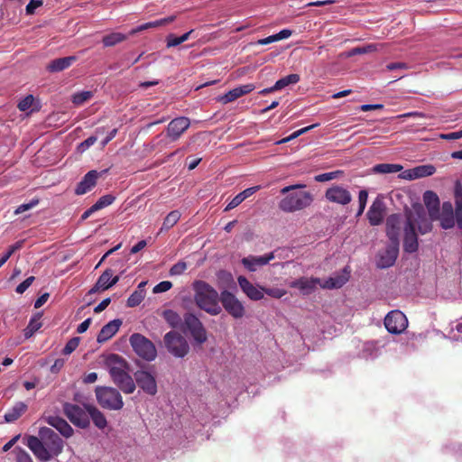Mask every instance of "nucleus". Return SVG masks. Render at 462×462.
Masks as SVG:
<instances>
[{
    "label": "nucleus",
    "mask_w": 462,
    "mask_h": 462,
    "mask_svg": "<svg viewBox=\"0 0 462 462\" xmlns=\"http://www.w3.org/2000/svg\"><path fill=\"white\" fill-rule=\"evenodd\" d=\"M186 269L187 263L183 261H180L171 266L170 269V274L171 276L180 275L186 271Z\"/></svg>",
    "instance_id": "nucleus-51"
},
{
    "label": "nucleus",
    "mask_w": 462,
    "mask_h": 462,
    "mask_svg": "<svg viewBox=\"0 0 462 462\" xmlns=\"http://www.w3.org/2000/svg\"><path fill=\"white\" fill-rule=\"evenodd\" d=\"M423 201L428 208L430 217L433 219L437 218L439 211V199L438 195L432 190H427L423 194Z\"/></svg>",
    "instance_id": "nucleus-28"
},
{
    "label": "nucleus",
    "mask_w": 462,
    "mask_h": 462,
    "mask_svg": "<svg viewBox=\"0 0 462 462\" xmlns=\"http://www.w3.org/2000/svg\"><path fill=\"white\" fill-rule=\"evenodd\" d=\"M384 326L392 334H401L408 326L406 316L400 310H392L384 318Z\"/></svg>",
    "instance_id": "nucleus-13"
},
{
    "label": "nucleus",
    "mask_w": 462,
    "mask_h": 462,
    "mask_svg": "<svg viewBox=\"0 0 462 462\" xmlns=\"http://www.w3.org/2000/svg\"><path fill=\"white\" fill-rule=\"evenodd\" d=\"M400 214H392L386 219V235L391 242L400 243V230L403 228Z\"/></svg>",
    "instance_id": "nucleus-17"
},
{
    "label": "nucleus",
    "mask_w": 462,
    "mask_h": 462,
    "mask_svg": "<svg viewBox=\"0 0 462 462\" xmlns=\"http://www.w3.org/2000/svg\"><path fill=\"white\" fill-rule=\"evenodd\" d=\"M43 4L42 0H30L25 7L26 14L32 15L35 13V9L42 6Z\"/></svg>",
    "instance_id": "nucleus-57"
},
{
    "label": "nucleus",
    "mask_w": 462,
    "mask_h": 462,
    "mask_svg": "<svg viewBox=\"0 0 462 462\" xmlns=\"http://www.w3.org/2000/svg\"><path fill=\"white\" fill-rule=\"evenodd\" d=\"M196 305L209 315L217 316L221 311L220 294L208 282L195 281L192 283Z\"/></svg>",
    "instance_id": "nucleus-2"
},
{
    "label": "nucleus",
    "mask_w": 462,
    "mask_h": 462,
    "mask_svg": "<svg viewBox=\"0 0 462 462\" xmlns=\"http://www.w3.org/2000/svg\"><path fill=\"white\" fill-rule=\"evenodd\" d=\"M194 30H190L188 32L182 34L181 36H175L174 34H169L166 38L167 47L171 48L181 44L182 42L188 41L190 35L193 33Z\"/></svg>",
    "instance_id": "nucleus-40"
},
{
    "label": "nucleus",
    "mask_w": 462,
    "mask_h": 462,
    "mask_svg": "<svg viewBox=\"0 0 462 462\" xmlns=\"http://www.w3.org/2000/svg\"><path fill=\"white\" fill-rule=\"evenodd\" d=\"M402 170V166L394 163H380L373 168V171L380 174L396 173Z\"/></svg>",
    "instance_id": "nucleus-36"
},
{
    "label": "nucleus",
    "mask_w": 462,
    "mask_h": 462,
    "mask_svg": "<svg viewBox=\"0 0 462 462\" xmlns=\"http://www.w3.org/2000/svg\"><path fill=\"white\" fill-rule=\"evenodd\" d=\"M342 175H343V171L338 170V171H330V172H326V173L316 175L314 177V180L318 182H325V181H329L334 179H337Z\"/></svg>",
    "instance_id": "nucleus-46"
},
{
    "label": "nucleus",
    "mask_w": 462,
    "mask_h": 462,
    "mask_svg": "<svg viewBox=\"0 0 462 462\" xmlns=\"http://www.w3.org/2000/svg\"><path fill=\"white\" fill-rule=\"evenodd\" d=\"M455 221L462 219V183L457 180L454 185Z\"/></svg>",
    "instance_id": "nucleus-33"
},
{
    "label": "nucleus",
    "mask_w": 462,
    "mask_h": 462,
    "mask_svg": "<svg viewBox=\"0 0 462 462\" xmlns=\"http://www.w3.org/2000/svg\"><path fill=\"white\" fill-rule=\"evenodd\" d=\"M134 383L143 393L148 395L154 396L158 392L157 382L155 376L146 370H137L134 373Z\"/></svg>",
    "instance_id": "nucleus-12"
},
{
    "label": "nucleus",
    "mask_w": 462,
    "mask_h": 462,
    "mask_svg": "<svg viewBox=\"0 0 462 462\" xmlns=\"http://www.w3.org/2000/svg\"><path fill=\"white\" fill-rule=\"evenodd\" d=\"M321 281L319 278H308V277H300L290 282L289 286L291 288H295L300 291V292L304 295L310 294L315 291L317 285L320 286Z\"/></svg>",
    "instance_id": "nucleus-21"
},
{
    "label": "nucleus",
    "mask_w": 462,
    "mask_h": 462,
    "mask_svg": "<svg viewBox=\"0 0 462 462\" xmlns=\"http://www.w3.org/2000/svg\"><path fill=\"white\" fill-rule=\"evenodd\" d=\"M260 189V186H254L251 188H247L242 192L238 193L233 199L227 204L226 208H225L226 211L231 210L237 206H239L245 199L249 198L253 194H254L256 191Z\"/></svg>",
    "instance_id": "nucleus-30"
},
{
    "label": "nucleus",
    "mask_w": 462,
    "mask_h": 462,
    "mask_svg": "<svg viewBox=\"0 0 462 462\" xmlns=\"http://www.w3.org/2000/svg\"><path fill=\"white\" fill-rule=\"evenodd\" d=\"M172 283L170 281H162L155 285L152 289L153 293H162L171 289Z\"/></svg>",
    "instance_id": "nucleus-53"
},
{
    "label": "nucleus",
    "mask_w": 462,
    "mask_h": 462,
    "mask_svg": "<svg viewBox=\"0 0 462 462\" xmlns=\"http://www.w3.org/2000/svg\"><path fill=\"white\" fill-rule=\"evenodd\" d=\"M99 175L100 173L95 170L89 171L78 183L75 193L83 195L91 190L96 186Z\"/></svg>",
    "instance_id": "nucleus-24"
},
{
    "label": "nucleus",
    "mask_w": 462,
    "mask_h": 462,
    "mask_svg": "<svg viewBox=\"0 0 462 462\" xmlns=\"http://www.w3.org/2000/svg\"><path fill=\"white\" fill-rule=\"evenodd\" d=\"M443 229H450L455 226V217L453 205L449 201L442 204L441 212L437 215Z\"/></svg>",
    "instance_id": "nucleus-23"
},
{
    "label": "nucleus",
    "mask_w": 462,
    "mask_h": 462,
    "mask_svg": "<svg viewBox=\"0 0 462 462\" xmlns=\"http://www.w3.org/2000/svg\"><path fill=\"white\" fill-rule=\"evenodd\" d=\"M130 344L135 354L146 361H152L157 356L154 344L144 336L134 333L130 337Z\"/></svg>",
    "instance_id": "nucleus-6"
},
{
    "label": "nucleus",
    "mask_w": 462,
    "mask_h": 462,
    "mask_svg": "<svg viewBox=\"0 0 462 462\" xmlns=\"http://www.w3.org/2000/svg\"><path fill=\"white\" fill-rule=\"evenodd\" d=\"M376 51V47L374 44H368L363 47H356L348 51L347 57H352L358 54H365Z\"/></svg>",
    "instance_id": "nucleus-48"
},
{
    "label": "nucleus",
    "mask_w": 462,
    "mask_h": 462,
    "mask_svg": "<svg viewBox=\"0 0 462 462\" xmlns=\"http://www.w3.org/2000/svg\"><path fill=\"white\" fill-rule=\"evenodd\" d=\"M23 245V240L17 241L12 245L8 251L5 254V257L10 258L17 250H20Z\"/></svg>",
    "instance_id": "nucleus-59"
},
{
    "label": "nucleus",
    "mask_w": 462,
    "mask_h": 462,
    "mask_svg": "<svg viewBox=\"0 0 462 462\" xmlns=\"http://www.w3.org/2000/svg\"><path fill=\"white\" fill-rule=\"evenodd\" d=\"M418 217L420 218V221H418L415 217V226L417 225L418 230L421 235H425L432 230V224L431 222L423 216V217H420V214H418Z\"/></svg>",
    "instance_id": "nucleus-44"
},
{
    "label": "nucleus",
    "mask_w": 462,
    "mask_h": 462,
    "mask_svg": "<svg viewBox=\"0 0 462 462\" xmlns=\"http://www.w3.org/2000/svg\"><path fill=\"white\" fill-rule=\"evenodd\" d=\"M386 69L388 70H394V69H408V65L404 62H392L386 65Z\"/></svg>",
    "instance_id": "nucleus-64"
},
{
    "label": "nucleus",
    "mask_w": 462,
    "mask_h": 462,
    "mask_svg": "<svg viewBox=\"0 0 462 462\" xmlns=\"http://www.w3.org/2000/svg\"><path fill=\"white\" fill-rule=\"evenodd\" d=\"M385 204L382 198L377 197L370 206L366 216L371 226H378L383 222Z\"/></svg>",
    "instance_id": "nucleus-19"
},
{
    "label": "nucleus",
    "mask_w": 462,
    "mask_h": 462,
    "mask_svg": "<svg viewBox=\"0 0 462 462\" xmlns=\"http://www.w3.org/2000/svg\"><path fill=\"white\" fill-rule=\"evenodd\" d=\"M42 314L37 313L35 314L29 321L28 327H30V329L32 331H37L42 328V322H41Z\"/></svg>",
    "instance_id": "nucleus-54"
},
{
    "label": "nucleus",
    "mask_w": 462,
    "mask_h": 462,
    "mask_svg": "<svg viewBox=\"0 0 462 462\" xmlns=\"http://www.w3.org/2000/svg\"><path fill=\"white\" fill-rule=\"evenodd\" d=\"M34 97L32 95H28L21 101H19L17 107L22 112L28 111L33 105Z\"/></svg>",
    "instance_id": "nucleus-49"
},
{
    "label": "nucleus",
    "mask_w": 462,
    "mask_h": 462,
    "mask_svg": "<svg viewBox=\"0 0 462 462\" xmlns=\"http://www.w3.org/2000/svg\"><path fill=\"white\" fill-rule=\"evenodd\" d=\"M27 411V405L23 402H16L10 410L5 414L6 422H14L17 420Z\"/></svg>",
    "instance_id": "nucleus-32"
},
{
    "label": "nucleus",
    "mask_w": 462,
    "mask_h": 462,
    "mask_svg": "<svg viewBox=\"0 0 462 462\" xmlns=\"http://www.w3.org/2000/svg\"><path fill=\"white\" fill-rule=\"evenodd\" d=\"M442 139L445 140H457L462 138V130L457 132H452L448 134H443L440 135Z\"/></svg>",
    "instance_id": "nucleus-61"
},
{
    "label": "nucleus",
    "mask_w": 462,
    "mask_h": 462,
    "mask_svg": "<svg viewBox=\"0 0 462 462\" xmlns=\"http://www.w3.org/2000/svg\"><path fill=\"white\" fill-rule=\"evenodd\" d=\"M325 198L328 201L341 206L348 205L352 201L350 191L340 185L329 187L325 192Z\"/></svg>",
    "instance_id": "nucleus-14"
},
{
    "label": "nucleus",
    "mask_w": 462,
    "mask_h": 462,
    "mask_svg": "<svg viewBox=\"0 0 462 462\" xmlns=\"http://www.w3.org/2000/svg\"><path fill=\"white\" fill-rule=\"evenodd\" d=\"M238 284L246 296L253 300H259L263 298V288H257L245 277L239 276Z\"/></svg>",
    "instance_id": "nucleus-26"
},
{
    "label": "nucleus",
    "mask_w": 462,
    "mask_h": 462,
    "mask_svg": "<svg viewBox=\"0 0 462 462\" xmlns=\"http://www.w3.org/2000/svg\"><path fill=\"white\" fill-rule=\"evenodd\" d=\"M263 292L275 299H281L286 294V291L280 288H266Z\"/></svg>",
    "instance_id": "nucleus-52"
},
{
    "label": "nucleus",
    "mask_w": 462,
    "mask_h": 462,
    "mask_svg": "<svg viewBox=\"0 0 462 462\" xmlns=\"http://www.w3.org/2000/svg\"><path fill=\"white\" fill-rule=\"evenodd\" d=\"M144 297V290H136L127 299V306L131 308L138 306L143 300Z\"/></svg>",
    "instance_id": "nucleus-43"
},
{
    "label": "nucleus",
    "mask_w": 462,
    "mask_h": 462,
    "mask_svg": "<svg viewBox=\"0 0 462 462\" xmlns=\"http://www.w3.org/2000/svg\"><path fill=\"white\" fill-rule=\"evenodd\" d=\"M97 142L96 136H89L87 138L84 142H82L79 144V149L83 152L87 149H88L90 146H92Z\"/></svg>",
    "instance_id": "nucleus-60"
},
{
    "label": "nucleus",
    "mask_w": 462,
    "mask_h": 462,
    "mask_svg": "<svg viewBox=\"0 0 462 462\" xmlns=\"http://www.w3.org/2000/svg\"><path fill=\"white\" fill-rule=\"evenodd\" d=\"M127 39V36L121 32H111L105 35L102 39V42L105 47H112L117 43H120Z\"/></svg>",
    "instance_id": "nucleus-39"
},
{
    "label": "nucleus",
    "mask_w": 462,
    "mask_h": 462,
    "mask_svg": "<svg viewBox=\"0 0 462 462\" xmlns=\"http://www.w3.org/2000/svg\"><path fill=\"white\" fill-rule=\"evenodd\" d=\"M63 413L72 424L80 429H87L89 424V417L87 410L78 404L64 402L62 405Z\"/></svg>",
    "instance_id": "nucleus-10"
},
{
    "label": "nucleus",
    "mask_w": 462,
    "mask_h": 462,
    "mask_svg": "<svg viewBox=\"0 0 462 462\" xmlns=\"http://www.w3.org/2000/svg\"><path fill=\"white\" fill-rule=\"evenodd\" d=\"M106 363L113 382L125 393H133L135 390V383L133 377L127 373L128 364L126 361L116 354H111Z\"/></svg>",
    "instance_id": "nucleus-3"
},
{
    "label": "nucleus",
    "mask_w": 462,
    "mask_h": 462,
    "mask_svg": "<svg viewBox=\"0 0 462 462\" xmlns=\"http://www.w3.org/2000/svg\"><path fill=\"white\" fill-rule=\"evenodd\" d=\"M255 88L252 83L245 84L229 90L222 96H218L216 100L223 105L228 104L236 100L237 98L251 93Z\"/></svg>",
    "instance_id": "nucleus-20"
},
{
    "label": "nucleus",
    "mask_w": 462,
    "mask_h": 462,
    "mask_svg": "<svg viewBox=\"0 0 462 462\" xmlns=\"http://www.w3.org/2000/svg\"><path fill=\"white\" fill-rule=\"evenodd\" d=\"M95 393L98 404L104 409L118 411L123 408V398L116 389L97 386Z\"/></svg>",
    "instance_id": "nucleus-4"
},
{
    "label": "nucleus",
    "mask_w": 462,
    "mask_h": 462,
    "mask_svg": "<svg viewBox=\"0 0 462 462\" xmlns=\"http://www.w3.org/2000/svg\"><path fill=\"white\" fill-rule=\"evenodd\" d=\"M122 320L119 319H114L106 324L99 331L97 341L98 343H104L109 340L120 328Z\"/></svg>",
    "instance_id": "nucleus-27"
},
{
    "label": "nucleus",
    "mask_w": 462,
    "mask_h": 462,
    "mask_svg": "<svg viewBox=\"0 0 462 462\" xmlns=\"http://www.w3.org/2000/svg\"><path fill=\"white\" fill-rule=\"evenodd\" d=\"M274 259V253L271 252L267 254L255 256L249 255L242 259L243 265L250 272H255L259 267L266 265L270 261Z\"/></svg>",
    "instance_id": "nucleus-22"
},
{
    "label": "nucleus",
    "mask_w": 462,
    "mask_h": 462,
    "mask_svg": "<svg viewBox=\"0 0 462 462\" xmlns=\"http://www.w3.org/2000/svg\"><path fill=\"white\" fill-rule=\"evenodd\" d=\"M163 341L168 352L175 357L183 358L189 352V343L177 331L171 330L166 333Z\"/></svg>",
    "instance_id": "nucleus-7"
},
{
    "label": "nucleus",
    "mask_w": 462,
    "mask_h": 462,
    "mask_svg": "<svg viewBox=\"0 0 462 462\" xmlns=\"http://www.w3.org/2000/svg\"><path fill=\"white\" fill-rule=\"evenodd\" d=\"M45 421L51 427L55 428L64 438H70L74 434L72 427L61 417L48 416Z\"/></svg>",
    "instance_id": "nucleus-25"
},
{
    "label": "nucleus",
    "mask_w": 462,
    "mask_h": 462,
    "mask_svg": "<svg viewBox=\"0 0 462 462\" xmlns=\"http://www.w3.org/2000/svg\"><path fill=\"white\" fill-rule=\"evenodd\" d=\"M399 244L400 243L391 242V245L379 254L377 261L378 268L385 269L394 264L399 254Z\"/></svg>",
    "instance_id": "nucleus-18"
},
{
    "label": "nucleus",
    "mask_w": 462,
    "mask_h": 462,
    "mask_svg": "<svg viewBox=\"0 0 462 462\" xmlns=\"http://www.w3.org/2000/svg\"><path fill=\"white\" fill-rule=\"evenodd\" d=\"M406 219L403 226V250L412 254L418 251L419 242L415 228L414 216L411 211L405 214Z\"/></svg>",
    "instance_id": "nucleus-8"
},
{
    "label": "nucleus",
    "mask_w": 462,
    "mask_h": 462,
    "mask_svg": "<svg viewBox=\"0 0 462 462\" xmlns=\"http://www.w3.org/2000/svg\"><path fill=\"white\" fill-rule=\"evenodd\" d=\"M162 316L166 322L173 328L182 327V319L180 316L172 310H166L163 311Z\"/></svg>",
    "instance_id": "nucleus-38"
},
{
    "label": "nucleus",
    "mask_w": 462,
    "mask_h": 462,
    "mask_svg": "<svg viewBox=\"0 0 462 462\" xmlns=\"http://www.w3.org/2000/svg\"><path fill=\"white\" fill-rule=\"evenodd\" d=\"M76 60L77 58L75 56L55 59L48 63L46 69L51 73L62 71L70 67Z\"/></svg>",
    "instance_id": "nucleus-29"
},
{
    "label": "nucleus",
    "mask_w": 462,
    "mask_h": 462,
    "mask_svg": "<svg viewBox=\"0 0 462 462\" xmlns=\"http://www.w3.org/2000/svg\"><path fill=\"white\" fill-rule=\"evenodd\" d=\"M15 462H33V461L28 452H26L25 450H23L22 448H19L17 455H16Z\"/></svg>",
    "instance_id": "nucleus-58"
},
{
    "label": "nucleus",
    "mask_w": 462,
    "mask_h": 462,
    "mask_svg": "<svg viewBox=\"0 0 462 462\" xmlns=\"http://www.w3.org/2000/svg\"><path fill=\"white\" fill-rule=\"evenodd\" d=\"M416 179L431 176L435 173L436 168L431 164L420 165L413 168Z\"/></svg>",
    "instance_id": "nucleus-42"
},
{
    "label": "nucleus",
    "mask_w": 462,
    "mask_h": 462,
    "mask_svg": "<svg viewBox=\"0 0 462 462\" xmlns=\"http://www.w3.org/2000/svg\"><path fill=\"white\" fill-rule=\"evenodd\" d=\"M39 203V200L38 199H32L31 202L29 203H25V204H22L20 205L15 210H14V214L15 215H19V214H22L29 209H32V208H34L36 205H38Z\"/></svg>",
    "instance_id": "nucleus-56"
},
{
    "label": "nucleus",
    "mask_w": 462,
    "mask_h": 462,
    "mask_svg": "<svg viewBox=\"0 0 462 462\" xmlns=\"http://www.w3.org/2000/svg\"><path fill=\"white\" fill-rule=\"evenodd\" d=\"M91 322H92L91 318L85 319L82 323H80L78 326L77 332L79 334H82V333L86 332L88 330V328H89Z\"/></svg>",
    "instance_id": "nucleus-62"
},
{
    "label": "nucleus",
    "mask_w": 462,
    "mask_h": 462,
    "mask_svg": "<svg viewBox=\"0 0 462 462\" xmlns=\"http://www.w3.org/2000/svg\"><path fill=\"white\" fill-rule=\"evenodd\" d=\"M299 74H290L277 80L274 84V88L281 90L291 84H296L300 81Z\"/></svg>",
    "instance_id": "nucleus-41"
},
{
    "label": "nucleus",
    "mask_w": 462,
    "mask_h": 462,
    "mask_svg": "<svg viewBox=\"0 0 462 462\" xmlns=\"http://www.w3.org/2000/svg\"><path fill=\"white\" fill-rule=\"evenodd\" d=\"M110 302H111L110 298L104 299L97 306L95 307L94 312L95 313L102 312L104 310L106 309V307L110 304Z\"/></svg>",
    "instance_id": "nucleus-63"
},
{
    "label": "nucleus",
    "mask_w": 462,
    "mask_h": 462,
    "mask_svg": "<svg viewBox=\"0 0 462 462\" xmlns=\"http://www.w3.org/2000/svg\"><path fill=\"white\" fill-rule=\"evenodd\" d=\"M181 214L179 210L171 211L163 219L160 233L166 232L173 227L180 220Z\"/></svg>",
    "instance_id": "nucleus-35"
},
{
    "label": "nucleus",
    "mask_w": 462,
    "mask_h": 462,
    "mask_svg": "<svg viewBox=\"0 0 462 462\" xmlns=\"http://www.w3.org/2000/svg\"><path fill=\"white\" fill-rule=\"evenodd\" d=\"M312 201L313 198L310 192H294L283 198L279 203V208L284 212H294L309 207Z\"/></svg>",
    "instance_id": "nucleus-5"
},
{
    "label": "nucleus",
    "mask_w": 462,
    "mask_h": 462,
    "mask_svg": "<svg viewBox=\"0 0 462 462\" xmlns=\"http://www.w3.org/2000/svg\"><path fill=\"white\" fill-rule=\"evenodd\" d=\"M85 408L88 413V417L91 418L96 427L101 430L106 427V419L97 407L93 405H85Z\"/></svg>",
    "instance_id": "nucleus-31"
},
{
    "label": "nucleus",
    "mask_w": 462,
    "mask_h": 462,
    "mask_svg": "<svg viewBox=\"0 0 462 462\" xmlns=\"http://www.w3.org/2000/svg\"><path fill=\"white\" fill-rule=\"evenodd\" d=\"M115 196L111 194L104 195L100 197L95 204H93L94 209L100 210L107 206H110L115 201Z\"/></svg>",
    "instance_id": "nucleus-45"
},
{
    "label": "nucleus",
    "mask_w": 462,
    "mask_h": 462,
    "mask_svg": "<svg viewBox=\"0 0 462 462\" xmlns=\"http://www.w3.org/2000/svg\"><path fill=\"white\" fill-rule=\"evenodd\" d=\"M175 18H176L175 15H171V16H169V17H166V18H162V19H159V20H156V21H153V22L145 23L138 26L136 29H134L131 32V34H134V33H136L138 32H142V31H144V30L150 29V28H156V27H160V26H164V25H166L168 23H172L175 20Z\"/></svg>",
    "instance_id": "nucleus-34"
},
{
    "label": "nucleus",
    "mask_w": 462,
    "mask_h": 462,
    "mask_svg": "<svg viewBox=\"0 0 462 462\" xmlns=\"http://www.w3.org/2000/svg\"><path fill=\"white\" fill-rule=\"evenodd\" d=\"M190 121L188 117L180 116L172 119L166 129V134L171 141L175 142L189 127Z\"/></svg>",
    "instance_id": "nucleus-15"
},
{
    "label": "nucleus",
    "mask_w": 462,
    "mask_h": 462,
    "mask_svg": "<svg viewBox=\"0 0 462 462\" xmlns=\"http://www.w3.org/2000/svg\"><path fill=\"white\" fill-rule=\"evenodd\" d=\"M114 272L112 269H106L102 274L98 277L96 284L88 291L89 294L98 292L100 291H106L116 284L119 281V276H113Z\"/></svg>",
    "instance_id": "nucleus-16"
},
{
    "label": "nucleus",
    "mask_w": 462,
    "mask_h": 462,
    "mask_svg": "<svg viewBox=\"0 0 462 462\" xmlns=\"http://www.w3.org/2000/svg\"><path fill=\"white\" fill-rule=\"evenodd\" d=\"M181 329L183 332L189 331L193 339L199 344L207 341V331L202 322L193 313L184 314Z\"/></svg>",
    "instance_id": "nucleus-9"
},
{
    "label": "nucleus",
    "mask_w": 462,
    "mask_h": 462,
    "mask_svg": "<svg viewBox=\"0 0 462 462\" xmlns=\"http://www.w3.org/2000/svg\"><path fill=\"white\" fill-rule=\"evenodd\" d=\"M79 341H80V338L78 337H74L70 338L65 345V346L62 350V353L64 355L71 354L79 346Z\"/></svg>",
    "instance_id": "nucleus-50"
},
{
    "label": "nucleus",
    "mask_w": 462,
    "mask_h": 462,
    "mask_svg": "<svg viewBox=\"0 0 462 462\" xmlns=\"http://www.w3.org/2000/svg\"><path fill=\"white\" fill-rule=\"evenodd\" d=\"M35 277L30 276L21 282L15 289V291L19 294H23L34 282Z\"/></svg>",
    "instance_id": "nucleus-55"
},
{
    "label": "nucleus",
    "mask_w": 462,
    "mask_h": 462,
    "mask_svg": "<svg viewBox=\"0 0 462 462\" xmlns=\"http://www.w3.org/2000/svg\"><path fill=\"white\" fill-rule=\"evenodd\" d=\"M26 446L37 459L47 462L62 453L64 441L51 428L42 427L38 437L32 435L26 437Z\"/></svg>",
    "instance_id": "nucleus-1"
},
{
    "label": "nucleus",
    "mask_w": 462,
    "mask_h": 462,
    "mask_svg": "<svg viewBox=\"0 0 462 462\" xmlns=\"http://www.w3.org/2000/svg\"><path fill=\"white\" fill-rule=\"evenodd\" d=\"M93 94L91 91H82L76 93L72 96V102L76 106H81L86 101L92 97Z\"/></svg>",
    "instance_id": "nucleus-47"
},
{
    "label": "nucleus",
    "mask_w": 462,
    "mask_h": 462,
    "mask_svg": "<svg viewBox=\"0 0 462 462\" xmlns=\"http://www.w3.org/2000/svg\"><path fill=\"white\" fill-rule=\"evenodd\" d=\"M220 302L225 310L234 319H241L245 314L243 303L229 291H223L220 293Z\"/></svg>",
    "instance_id": "nucleus-11"
},
{
    "label": "nucleus",
    "mask_w": 462,
    "mask_h": 462,
    "mask_svg": "<svg viewBox=\"0 0 462 462\" xmlns=\"http://www.w3.org/2000/svg\"><path fill=\"white\" fill-rule=\"evenodd\" d=\"M347 281V275H337L336 277L328 278L324 283L320 284V286L325 289L341 288Z\"/></svg>",
    "instance_id": "nucleus-37"
}]
</instances>
